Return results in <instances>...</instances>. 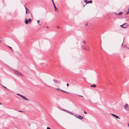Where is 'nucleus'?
<instances>
[{
	"mask_svg": "<svg viewBox=\"0 0 129 129\" xmlns=\"http://www.w3.org/2000/svg\"><path fill=\"white\" fill-rule=\"evenodd\" d=\"M55 89L56 90H58L59 91H61L63 92H65V91H64V90H61L59 88H55Z\"/></svg>",
	"mask_w": 129,
	"mask_h": 129,
	"instance_id": "9",
	"label": "nucleus"
},
{
	"mask_svg": "<svg viewBox=\"0 0 129 129\" xmlns=\"http://www.w3.org/2000/svg\"><path fill=\"white\" fill-rule=\"evenodd\" d=\"M14 72L16 74L19 76H23V74H22L20 72H18L17 71H15Z\"/></svg>",
	"mask_w": 129,
	"mask_h": 129,
	"instance_id": "4",
	"label": "nucleus"
},
{
	"mask_svg": "<svg viewBox=\"0 0 129 129\" xmlns=\"http://www.w3.org/2000/svg\"><path fill=\"white\" fill-rule=\"evenodd\" d=\"M25 24H27L28 22V20L26 19H25Z\"/></svg>",
	"mask_w": 129,
	"mask_h": 129,
	"instance_id": "13",
	"label": "nucleus"
},
{
	"mask_svg": "<svg viewBox=\"0 0 129 129\" xmlns=\"http://www.w3.org/2000/svg\"><path fill=\"white\" fill-rule=\"evenodd\" d=\"M121 46L123 47H126V45H123L122 44Z\"/></svg>",
	"mask_w": 129,
	"mask_h": 129,
	"instance_id": "15",
	"label": "nucleus"
},
{
	"mask_svg": "<svg viewBox=\"0 0 129 129\" xmlns=\"http://www.w3.org/2000/svg\"><path fill=\"white\" fill-rule=\"evenodd\" d=\"M68 113H69V114H71V115H73L74 116L75 115V114L74 113H72V112H71L70 111H68Z\"/></svg>",
	"mask_w": 129,
	"mask_h": 129,
	"instance_id": "11",
	"label": "nucleus"
},
{
	"mask_svg": "<svg viewBox=\"0 0 129 129\" xmlns=\"http://www.w3.org/2000/svg\"><path fill=\"white\" fill-rule=\"evenodd\" d=\"M4 88H6V89H7V88H6L5 87V86H4Z\"/></svg>",
	"mask_w": 129,
	"mask_h": 129,
	"instance_id": "33",
	"label": "nucleus"
},
{
	"mask_svg": "<svg viewBox=\"0 0 129 129\" xmlns=\"http://www.w3.org/2000/svg\"><path fill=\"white\" fill-rule=\"evenodd\" d=\"M67 86L68 87V86L69 85V84L68 83H67Z\"/></svg>",
	"mask_w": 129,
	"mask_h": 129,
	"instance_id": "28",
	"label": "nucleus"
},
{
	"mask_svg": "<svg viewBox=\"0 0 129 129\" xmlns=\"http://www.w3.org/2000/svg\"><path fill=\"white\" fill-rule=\"evenodd\" d=\"M57 28H58V29L59 28V26H57Z\"/></svg>",
	"mask_w": 129,
	"mask_h": 129,
	"instance_id": "32",
	"label": "nucleus"
},
{
	"mask_svg": "<svg viewBox=\"0 0 129 129\" xmlns=\"http://www.w3.org/2000/svg\"><path fill=\"white\" fill-rule=\"evenodd\" d=\"M127 24H126V23H124L123 24V25H121L120 26L121 27H122V28H123V27H124V25H127Z\"/></svg>",
	"mask_w": 129,
	"mask_h": 129,
	"instance_id": "14",
	"label": "nucleus"
},
{
	"mask_svg": "<svg viewBox=\"0 0 129 129\" xmlns=\"http://www.w3.org/2000/svg\"><path fill=\"white\" fill-rule=\"evenodd\" d=\"M17 94L19 96H20L21 97L22 99H23L24 100L28 101H29V100L27 99L25 96L19 93H17Z\"/></svg>",
	"mask_w": 129,
	"mask_h": 129,
	"instance_id": "1",
	"label": "nucleus"
},
{
	"mask_svg": "<svg viewBox=\"0 0 129 129\" xmlns=\"http://www.w3.org/2000/svg\"><path fill=\"white\" fill-rule=\"evenodd\" d=\"M47 129H51L50 128H49L48 127H47Z\"/></svg>",
	"mask_w": 129,
	"mask_h": 129,
	"instance_id": "27",
	"label": "nucleus"
},
{
	"mask_svg": "<svg viewBox=\"0 0 129 129\" xmlns=\"http://www.w3.org/2000/svg\"><path fill=\"white\" fill-rule=\"evenodd\" d=\"M128 11H127L126 12V13L127 14L128 13H129V9H128Z\"/></svg>",
	"mask_w": 129,
	"mask_h": 129,
	"instance_id": "23",
	"label": "nucleus"
},
{
	"mask_svg": "<svg viewBox=\"0 0 129 129\" xmlns=\"http://www.w3.org/2000/svg\"><path fill=\"white\" fill-rule=\"evenodd\" d=\"M90 86L91 87H96V85L95 84H93L92 85H91Z\"/></svg>",
	"mask_w": 129,
	"mask_h": 129,
	"instance_id": "16",
	"label": "nucleus"
},
{
	"mask_svg": "<svg viewBox=\"0 0 129 129\" xmlns=\"http://www.w3.org/2000/svg\"><path fill=\"white\" fill-rule=\"evenodd\" d=\"M40 22L39 20H37V23H39Z\"/></svg>",
	"mask_w": 129,
	"mask_h": 129,
	"instance_id": "24",
	"label": "nucleus"
},
{
	"mask_svg": "<svg viewBox=\"0 0 129 129\" xmlns=\"http://www.w3.org/2000/svg\"><path fill=\"white\" fill-rule=\"evenodd\" d=\"M53 81L54 83H60V81H58L57 80L55 79H53Z\"/></svg>",
	"mask_w": 129,
	"mask_h": 129,
	"instance_id": "8",
	"label": "nucleus"
},
{
	"mask_svg": "<svg viewBox=\"0 0 129 129\" xmlns=\"http://www.w3.org/2000/svg\"><path fill=\"white\" fill-rule=\"evenodd\" d=\"M66 92H66V93H69L67 92V91H65Z\"/></svg>",
	"mask_w": 129,
	"mask_h": 129,
	"instance_id": "29",
	"label": "nucleus"
},
{
	"mask_svg": "<svg viewBox=\"0 0 129 129\" xmlns=\"http://www.w3.org/2000/svg\"><path fill=\"white\" fill-rule=\"evenodd\" d=\"M3 41L2 40H0V44L2 43Z\"/></svg>",
	"mask_w": 129,
	"mask_h": 129,
	"instance_id": "22",
	"label": "nucleus"
},
{
	"mask_svg": "<svg viewBox=\"0 0 129 129\" xmlns=\"http://www.w3.org/2000/svg\"><path fill=\"white\" fill-rule=\"evenodd\" d=\"M8 47H9V48L11 49H12V48L11 47H10V46H8Z\"/></svg>",
	"mask_w": 129,
	"mask_h": 129,
	"instance_id": "25",
	"label": "nucleus"
},
{
	"mask_svg": "<svg viewBox=\"0 0 129 129\" xmlns=\"http://www.w3.org/2000/svg\"><path fill=\"white\" fill-rule=\"evenodd\" d=\"M52 3L54 5V8H55V11H57L58 12V9L56 7L55 5V4H54V2H53V0H52Z\"/></svg>",
	"mask_w": 129,
	"mask_h": 129,
	"instance_id": "6",
	"label": "nucleus"
},
{
	"mask_svg": "<svg viewBox=\"0 0 129 129\" xmlns=\"http://www.w3.org/2000/svg\"><path fill=\"white\" fill-rule=\"evenodd\" d=\"M84 113L85 114H87V113L85 111H84Z\"/></svg>",
	"mask_w": 129,
	"mask_h": 129,
	"instance_id": "26",
	"label": "nucleus"
},
{
	"mask_svg": "<svg viewBox=\"0 0 129 129\" xmlns=\"http://www.w3.org/2000/svg\"><path fill=\"white\" fill-rule=\"evenodd\" d=\"M74 116L76 118H78L80 119H82L83 118V116L79 115H76L75 114Z\"/></svg>",
	"mask_w": 129,
	"mask_h": 129,
	"instance_id": "3",
	"label": "nucleus"
},
{
	"mask_svg": "<svg viewBox=\"0 0 129 129\" xmlns=\"http://www.w3.org/2000/svg\"><path fill=\"white\" fill-rule=\"evenodd\" d=\"M82 42L84 44H86V42L85 41H83Z\"/></svg>",
	"mask_w": 129,
	"mask_h": 129,
	"instance_id": "18",
	"label": "nucleus"
},
{
	"mask_svg": "<svg viewBox=\"0 0 129 129\" xmlns=\"http://www.w3.org/2000/svg\"><path fill=\"white\" fill-rule=\"evenodd\" d=\"M84 2L86 3V4H87L89 3H92V1L91 0L90 1H87V0H84Z\"/></svg>",
	"mask_w": 129,
	"mask_h": 129,
	"instance_id": "7",
	"label": "nucleus"
},
{
	"mask_svg": "<svg viewBox=\"0 0 129 129\" xmlns=\"http://www.w3.org/2000/svg\"><path fill=\"white\" fill-rule=\"evenodd\" d=\"M45 85H46V86H48L46 84H45Z\"/></svg>",
	"mask_w": 129,
	"mask_h": 129,
	"instance_id": "36",
	"label": "nucleus"
},
{
	"mask_svg": "<svg viewBox=\"0 0 129 129\" xmlns=\"http://www.w3.org/2000/svg\"><path fill=\"white\" fill-rule=\"evenodd\" d=\"M122 14V12H120L118 13V14L119 15H121Z\"/></svg>",
	"mask_w": 129,
	"mask_h": 129,
	"instance_id": "19",
	"label": "nucleus"
},
{
	"mask_svg": "<svg viewBox=\"0 0 129 129\" xmlns=\"http://www.w3.org/2000/svg\"><path fill=\"white\" fill-rule=\"evenodd\" d=\"M19 111L20 112H22V111Z\"/></svg>",
	"mask_w": 129,
	"mask_h": 129,
	"instance_id": "34",
	"label": "nucleus"
},
{
	"mask_svg": "<svg viewBox=\"0 0 129 129\" xmlns=\"http://www.w3.org/2000/svg\"><path fill=\"white\" fill-rule=\"evenodd\" d=\"M47 28H48V26H47Z\"/></svg>",
	"mask_w": 129,
	"mask_h": 129,
	"instance_id": "37",
	"label": "nucleus"
},
{
	"mask_svg": "<svg viewBox=\"0 0 129 129\" xmlns=\"http://www.w3.org/2000/svg\"><path fill=\"white\" fill-rule=\"evenodd\" d=\"M63 111H64L65 112L67 113L68 112V111L67 110L63 109Z\"/></svg>",
	"mask_w": 129,
	"mask_h": 129,
	"instance_id": "17",
	"label": "nucleus"
},
{
	"mask_svg": "<svg viewBox=\"0 0 129 129\" xmlns=\"http://www.w3.org/2000/svg\"><path fill=\"white\" fill-rule=\"evenodd\" d=\"M24 7H25V8L26 10H27V8L25 7V6H24Z\"/></svg>",
	"mask_w": 129,
	"mask_h": 129,
	"instance_id": "30",
	"label": "nucleus"
},
{
	"mask_svg": "<svg viewBox=\"0 0 129 129\" xmlns=\"http://www.w3.org/2000/svg\"><path fill=\"white\" fill-rule=\"evenodd\" d=\"M87 24H86L85 25H86V26H87Z\"/></svg>",
	"mask_w": 129,
	"mask_h": 129,
	"instance_id": "35",
	"label": "nucleus"
},
{
	"mask_svg": "<svg viewBox=\"0 0 129 129\" xmlns=\"http://www.w3.org/2000/svg\"><path fill=\"white\" fill-rule=\"evenodd\" d=\"M126 23V24H127V25H124V27H123V28H126L127 26H128V24L126 23Z\"/></svg>",
	"mask_w": 129,
	"mask_h": 129,
	"instance_id": "12",
	"label": "nucleus"
},
{
	"mask_svg": "<svg viewBox=\"0 0 129 129\" xmlns=\"http://www.w3.org/2000/svg\"><path fill=\"white\" fill-rule=\"evenodd\" d=\"M124 109H126L127 111L129 110V106L127 104H126L125 105L123 106Z\"/></svg>",
	"mask_w": 129,
	"mask_h": 129,
	"instance_id": "2",
	"label": "nucleus"
},
{
	"mask_svg": "<svg viewBox=\"0 0 129 129\" xmlns=\"http://www.w3.org/2000/svg\"><path fill=\"white\" fill-rule=\"evenodd\" d=\"M29 12H27V10H26V14H28Z\"/></svg>",
	"mask_w": 129,
	"mask_h": 129,
	"instance_id": "21",
	"label": "nucleus"
},
{
	"mask_svg": "<svg viewBox=\"0 0 129 129\" xmlns=\"http://www.w3.org/2000/svg\"><path fill=\"white\" fill-rule=\"evenodd\" d=\"M111 114L112 115H113L116 118H119V119H120V118L118 116L116 115H115L114 114Z\"/></svg>",
	"mask_w": 129,
	"mask_h": 129,
	"instance_id": "10",
	"label": "nucleus"
},
{
	"mask_svg": "<svg viewBox=\"0 0 129 129\" xmlns=\"http://www.w3.org/2000/svg\"><path fill=\"white\" fill-rule=\"evenodd\" d=\"M78 96H81V97H83V96H82V95H78Z\"/></svg>",
	"mask_w": 129,
	"mask_h": 129,
	"instance_id": "31",
	"label": "nucleus"
},
{
	"mask_svg": "<svg viewBox=\"0 0 129 129\" xmlns=\"http://www.w3.org/2000/svg\"><path fill=\"white\" fill-rule=\"evenodd\" d=\"M81 47L82 49L86 50H89V49L87 48L84 45H82L81 46Z\"/></svg>",
	"mask_w": 129,
	"mask_h": 129,
	"instance_id": "5",
	"label": "nucleus"
},
{
	"mask_svg": "<svg viewBox=\"0 0 129 129\" xmlns=\"http://www.w3.org/2000/svg\"><path fill=\"white\" fill-rule=\"evenodd\" d=\"M2 104L1 103H0V105H1Z\"/></svg>",
	"mask_w": 129,
	"mask_h": 129,
	"instance_id": "38",
	"label": "nucleus"
},
{
	"mask_svg": "<svg viewBox=\"0 0 129 129\" xmlns=\"http://www.w3.org/2000/svg\"><path fill=\"white\" fill-rule=\"evenodd\" d=\"M31 18H29L28 19V21L29 22H31Z\"/></svg>",
	"mask_w": 129,
	"mask_h": 129,
	"instance_id": "20",
	"label": "nucleus"
}]
</instances>
